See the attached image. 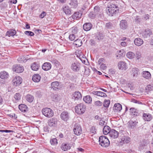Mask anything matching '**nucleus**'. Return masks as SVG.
<instances>
[{
  "mask_svg": "<svg viewBox=\"0 0 153 153\" xmlns=\"http://www.w3.org/2000/svg\"><path fill=\"white\" fill-rule=\"evenodd\" d=\"M118 10V7L117 5L111 4L106 9L107 14L109 16H112Z\"/></svg>",
  "mask_w": 153,
  "mask_h": 153,
  "instance_id": "f257e3e1",
  "label": "nucleus"
},
{
  "mask_svg": "<svg viewBox=\"0 0 153 153\" xmlns=\"http://www.w3.org/2000/svg\"><path fill=\"white\" fill-rule=\"evenodd\" d=\"M99 144L104 147H108L110 145V142L108 138L104 136H101L99 137Z\"/></svg>",
  "mask_w": 153,
  "mask_h": 153,
  "instance_id": "f03ea898",
  "label": "nucleus"
},
{
  "mask_svg": "<svg viewBox=\"0 0 153 153\" xmlns=\"http://www.w3.org/2000/svg\"><path fill=\"white\" fill-rule=\"evenodd\" d=\"M86 109L85 105L80 103L76 106L75 109L76 112L78 114H81L85 112Z\"/></svg>",
  "mask_w": 153,
  "mask_h": 153,
  "instance_id": "7ed1b4c3",
  "label": "nucleus"
},
{
  "mask_svg": "<svg viewBox=\"0 0 153 153\" xmlns=\"http://www.w3.org/2000/svg\"><path fill=\"white\" fill-rule=\"evenodd\" d=\"M42 112L43 114L48 117H51L54 115L53 111L49 108H43Z\"/></svg>",
  "mask_w": 153,
  "mask_h": 153,
  "instance_id": "20e7f679",
  "label": "nucleus"
},
{
  "mask_svg": "<svg viewBox=\"0 0 153 153\" xmlns=\"http://www.w3.org/2000/svg\"><path fill=\"white\" fill-rule=\"evenodd\" d=\"M71 69L74 72H78L81 68V64L78 62L75 61L72 62L70 67Z\"/></svg>",
  "mask_w": 153,
  "mask_h": 153,
  "instance_id": "39448f33",
  "label": "nucleus"
},
{
  "mask_svg": "<svg viewBox=\"0 0 153 153\" xmlns=\"http://www.w3.org/2000/svg\"><path fill=\"white\" fill-rule=\"evenodd\" d=\"M94 12L98 17L102 18L103 17L102 10L99 6H95L94 7Z\"/></svg>",
  "mask_w": 153,
  "mask_h": 153,
  "instance_id": "423d86ee",
  "label": "nucleus"
},
{
  "mask_svg": "<svg viewBox=\"0 0 153 153\" xmlns=\"http://www.w3.org/2000/svg\"><path fill=\"white\" fill-rule=\"evenodd\" d=\"M74 134L77 135H79L82 133V130L80 125L78 124H75L74 126Z\"/></svg>",
  "mask_w": 153,
  "mask_h": 153,
  "instance_id": "0eeeda50",
  "label": "nucleus"
},
{
  "mask_svg": "<svg viewBox=\"0 0 153 153\" xmlns=\"http://www.w3.org/2000/svg\"><path fill=\"white\" fill-rule=\"evenodd\" d=\"M70 117L69 113L66 111L62 112L60 114L61 118L64 121H67L69 119Z\"/></svg>",
  "mask_w": 153,
  "mask_h": 153,
  "instance_id": "6e6552de",
  "label": "nucleus"
},
{
  "mask_svg": "<svg viewBox=\"0 0 153 153\" xmlns=\"http://www.w3.org/2000/svg\"><path fill=\"white\" fill-rule=\"evenodd\" d=\"M58 120L55 118H53L50 119L48 122V125L51 127H55L56 126Z\"/></svg>",
  "mask_w": 153,
  "mask_h": 153,
  "instance_id": "1a4fd4ad",
  "label": "nucleus"
},
{
  "mask_svg": "<svg viewBox=\"0 0 153 153\" xmlns=\"http://www.w3.org/2000/svg\"><path fill=\"white\" fill-rule=\"evenodd\" d=\"M118 67L119 69L123 71H126L128 68L126 63L123 61H120L118 63Z\"/></svg>",
  "mask_w": 153,
  "mask_h": 153,
  "instance_id": "9d476101",
  "label": "nucleus"
},
{
  "mask_svg": "<svg viewBox=\"0 0 153 153\" xmlns=\"http://www.w3.org/2000/svg\"><path fill=\"white\" fill-rule=\"evenodd\" d=\"M24 69L23 66H21L20 65H14L13 67V70L17 73L22 72L24 71Z\"/></svg>",
  "mask_w": 153,
  "mask_h": 153,
  "instance_id": "9b49d317",
  "label": "nucleus"
},
{
  "mask_svg": "<svg viewBox=\"0 0 153 153\" xmlns=\"http://www.w3.org/2000/svg\"><path fill=\"white\" fill-rule=\"evenodd\" d=\"M21 79V78L19 76L15 77L12 80L13 85L16 86L19 85L22 82Z\"/></svg>",
  "mask_w": 153,
  "mask_h": 153,
  "instance_id": "f8f14e48",
  "label": "nucleus"
},
{
  "mask_svg": "<svg viewBox=\"0 0 153 153\" xmlns=\"http://www.w3.org/2000/svg\"><path fill=\"white\" fill-rule=\"evenodd\" d=\"M142 36L144 38H147L149 37L152 34V33L149 29H146L141 33Z\"/></svg>",
  "mask_w": 153,
  "mask_h": 153,
  "instance_id": "ddd939ff",
  "label": "nucleus"
},
{
  "mask_svg": "<svg viewBox=\"0 0 153 153\" xmlns=\"http://www.w3.org/2000/svg\"><path fill=\"white\" fill-rule=\"evenodd\" d=\"M109 135L111 138L116 139L118 137L119 133L115 130L112 129L110 130Z\"/></svg>",
  "mask_w": 153,
  "mask_h": 153,
  "instance_id": "4468645a",
  "label": "nucleus"
},
{
  "mask_svg": "<svg viewBox=\"0 0 153 153\" xmlns=\"http://www.w3.org/2000/svg\"><path fill=\"white\" fill-rule=\"evenodd\" d=\"M51 88L54 90L57 91L60 88L59 82L57 81L54 82L51 84Z\"/></svg>",
  "mask_w": 153,
  "mask_h": 153,
  "instance_id": "2eb2a0df",
  "label": "nucleus"
},
{
  "mask_svg": "<svg viewBox=\"0 0 153 153\" xmlns=\"http://www.w3.org/2000/svg\"><path fill=\"white\" fill-rule=\"evenodd\" d=\"M142 76L147 79H150L151 78V75L148 71H144L142 72Z\"/></svg>",
  "mask_w": 153,
  "mask_h": 153,
  "instance_id": "dca6fc26",
  "label": "nucleus"
},
{
  "mask_svg": "<svg viewBox=\"0 0 153 153\" xmlns=\"http://www.w3.org/2000/svg\"><path fill=\"white\" fill-rule=\"evenodd\" d=\"M51 65L50 63L48 62H45L43 64L42 66V69L45 71H47L51 69Z\"/></svg>",
  "mask_w": 153,
  "mask_h": 153,
  "instance_id": "f3484780",
  "label": "nucleus"
},
{
  "mask_svg": "<svg viewBox=\"0 0 153 153\" xmlns=\"http://www.w3.org/2000/svg\"><path fill=\"white\" fill-rule=\"evenodd\" d=\"M129 137L125 136H123L121 138L120 143H127L130 141Z\"/></svg>",
  "mask_w": 153,
  "mask_h": 153,
  "instance_id": "a211bd4d",
  "label": "nucleus"
},
{
  "mask_svg": "<svg viewBox=\"0 0 153 153\" xmlns=\"http://www.w3.org/2000/svg\"><path fill=\"white\" fill-rule=\"evenodd\" d=\"M113 109L115 112H119L122 109V105L120 103L115 104L113 108Z\"/></svg>",
  "mask_w": 153,
  "mask_h": 153,
  "instance_id": "6ab92c4d",
  "label": "nucleus"
},
{
  "mask_svg": "<svg viewBox=\"0 0 153 153\" xmlns=\"http://www.w3.org/2000/svg\"><path fill=\"white\" fill-rule=\"evenodd\" d=\"M131 73L134 77H137L140 74L139 70L138 68H133Z\"/></svg>",
  "mask_w": 153,
  "mask_h": 153,
  "instance_id": "aec40b11",
  "label": "nucleus"
},
{
  "mask_svg": "<svg viewBox=\"0 0 153 153\" xmlns=\"http://www.w3.org/2000/svg\"><path fill=\"white\" fill-rule=\"evenodd\" d=\"M82 16V13L79 12H75L72 16L71 17L74 19L78 20Z\"/></svg>",
  "mask_w": 153,
  "mask_h": 153,
  "instance_id": "412c9836",
  "label": "nucleus"
},
{
  "mask_svg": "<svg viewBox=\"0 0 153 153\" xmlns=\"http://www.w3.org/2000/svg\"><path fill=\"white\" fill-rule=\"evenodd\" d=\"M134 42L135 45H136L140 46L143 44V42L141 38H137L135 39Z\"/></svg>",
  "mask_w": 153,
  "mask_h": 153,
  "instance_id": "4be33fe9",
  "label": "nucleus"
},
{
  "mask_svg": "<svg viewBox=\"0 0 153 153\" xmlns=\"http://www.w3.org/2000/svg\"><path fill=\"white\" fill-rule=\"evenodd\" d=\"M138 122L137 120H130L128 122V125L131 128H134L137 125Z\"/></svg>",
  "mask_w": 153,
  "mask_h": 153,
  "instance_id": "5701e85b",
  "label": "nucleus"
},
{
  "mask_svg": "<svg viewBox=\"0 0 153 153\" xmlns=\"http://www.w3.org/2000/svg\"><path fill=\"white\" fill-rule=\"evenodd\" d=\"M143 118L145 121H150L152 118L151 114L149 113H144L143 115Z\"/></svg>",
  "mask_w": 153,
  "mask_h": 153,
  "instance_id": "b1692460",
  "label": "nucleus"
},
{
  "mask_svg": "<svg viewBox=\"0 0 153 153\" xmlns=\"http://www.w3.org/2000/svg\"><path fill=\"white\" fill-rule=\"evenodd\" d=\"M41 78V76L38 74H34L32 77V80L35 82H39Z\"/></svg>",
  "mask_w": 153,
  "mask_h": 153,
  "instance_id": "393cba45",
  "label": "nucleus"
},
{
  "mask_svg": "<svg viewBox=\"0 0 153 153\" xmlns=\"http://www.w3.org/2000/svg\"><path fill=\"white\" fill-rule=\"evenodd\" d=\"M71 7L76 8L78 5L77 0H71L70 2L69 3Z\"/></svg>",
  "mask_w": 153,
  "mask_h": 153,
  "instance_id": "a878e982",
  "label": "nucleus"
},
{
  "mask_svg": "<svg viewBox=\"0 0 153 153\" xmlns=\"http://www.w3.org/2000/svg\"><path fill=\"white\" fill-rule=\"evenodd\" d=\"M74 97L75 100L80 99L82 98L81 93L79 91L75 92L74 94Z\"/></svg>",
  "mask_w": 153,
  "mask_h": 153,
  "instance_id": "bb28decb",
  "label": "nucleus"
},
{
  "mask_svg": "<svg viewBox=\"0 0 153 153\" xmlns=\"http://www.w3.org/2000/svg\"><path fill=\"white\" fill-rule=\"evenodd\" d=\"M61 148L62 150L66 151L70 149L71 146L69 144L63 143L61 145Z\"/></svg>",
  "mask_w": 153,
  "mask_h": 153,
  "instance_id": "cd10ccee",
  "label": "nucleus"
},
{
  "mask_svg": "<svg viewBox=\"0 0 153 153\" xmlns=\"http://www.w3.org/2000/svg\"><path fill=\"white\" fill-rule=\"evenodd\" d=\"M8 77V74L5 71L1 72L0 73V77L2 79H7Z\"/></svg>",
  "mask_w": 153,
  "mask_h": 153,
  "instance_id": "c85d7f7f",
  "label": "nucleus"
},
{
  "mask_svg": "<svg viewBox=\"0 0 153 153\" xmlns=\"http://www.w3.org/2000/svg\"><path fill=\"white\" fill-rule=\"evenodd\" d=\"M92 27V25L90 23H86L83 26V29L85 31L90 30Z\"/></svg>",
  "mask_w": 153,
  "mask_h": 153,
  "instance_id": "c756f323",
  "label": "nucleus"
},
{
  "mask_svg": "<svg viewBox=\"0 0 153 153\" xmlns=\"http://www.w3.org/2000/svg\"><path fill=\"white\" fill-rule=\"evenodd\" d=\"M19 108L22 112H25L27 111V106L25 104H22L19 105Z\"/></svg>",
  "mask_w": 153,
  "mask_h": 153,
  "instance_id": "7c9ffc66",
  "label": "nucleus"
},
{
  "mask_svg": "<svg viewBox=\"0 0 153 153\" xmlns=\"http://www.w3.org/2000/svg\"><path fill=\"white\" fill-rule=\"evenodd\" d=\"M120 26L121 28L126 29L127 26V22L126 20H122L120 24Z\"/></svg>",
  "mask_w": 153,
  "mask_h": 153,
  "instance_id": "2f4dec72",
  "label": "nucleus"
},
{
  "mask_svg": "<svg viewBox=\"0 0 153 153\" xmlns=\"http://www.w3.org/2000/svg\"><path fill=\"white\" fill-rule=\"evenodd\" d=\"M39 67V64L36 62H35L32 64L31 66V69L33 71H37Z\"/></svg>",
  "mask_w": 153,
  "mask_h": 153,
  "instance_id": "473e14b6",
  "label": "nucleus"
},
{
  "mask_svg": "<svg viewBox=\"0 0 153 153\" xmlns=\"http://www.w3.org/2000/svg\"><path fill=\"white\" fill-rule=\"evenodd\" d=\"M110 128L108 126H105L104 127L103 131V134L105 135H106L110 133Z\"/></svg>",
  "mask_w": 153,
  "mask_h": 153,
  "instance_id": "72a5a7b5",
  "label": "nucleus"
},
{
  "mask_svg": "<svg viewBox=\"0 0 153 153\" xmlns=\"http://www.w3.org/2000/svg\"><path fill=\"white\" fill-rule=\"evenodd\" d=\"M63 11L66 14L70 15L71 13V8L68 6H65L63 8Z\"/></svg>",
  "mask_w": 153,
  "mask_h": 153,
  "instance_id": "f704fd0d",
  "label": "nucleus"
},
{
  "mask_svg": "<svg viewBox=\"0 0 153 153\" xmlns=\"http://www.w3.org/2000/svg\"><path fill=\"white\" fill-rule=\"evenodd\" d=\"M83 100L87 103H90L92 101L91 98L89 95H87L83 98Z\"/></svg>",
  "mask_w": 153,
  "mask_h": 153,
  "instance_id": "c9c22d12",
  "label": "nucleus"
},
{
  "mask_svg": "<svg viewBox=\"0 0 153 153\" xmlns=\"http://www.w3.org/2000/svg\"><path fill=\"white\" fill-rule=\"evenodd\" d=\"M114 27V24L112 22H109L105 24V27L107 29H112Z\"/></svg>",
  "mask_w": 153,
  "mask_h": 153,
  "instance_id": "e433bc0d",
  "label": "nucleus"
},
{
  "mask_svg": "<svg viewBox=\"0 0 153 153\" xmlns=\"http://www.w3.org/2000/svg\"><path fill=\"white\" fill-rule=\"evenodd\" d=\"M74 44L77 47H79L82 45V41L81 39H77L74 42Z\"/></svg>",
  "mask_w": 153,
  "mask_h": 153,
  "instance_id": "4c0bfd02",
  "label": "nucleus"
},
{
  "mask_svg": "<svg viewBox=\"0 0 153 153\" xmlns=\"http://www.w3.org/2000/svg\"><path fill=\"white\" fill-rule=\"evenodd\" d=\"M16 33V31L13 30H10L9 31H7L6 33V35L8 36H14Z\"/></svg>",
  "mask_w": 153,
  "mask_h": 153,
  "instance_id": "58836bf2",
  "label": "nucleus"
},
{
  "mask_svg": "<svg viewBox=\"0 0 153 153\" xmlns=\"http://www.w3.org/2000/svg\"><path fill=\"white\" fill-rule=\"evenodd\" d=\"M135 54L134 53L129 51L126 54L127 57L129 59H133L135 57Z\"/></svg>",
  "mask_w": 153,
  "mask_h": 153,
  "instance_id": "ea45409f",
  "label": "nucleus"
},
{
  "mask_svg": "<svg viewBox=\"0 0 153 153\" xmlns=\"http://www.w3.org/2000/svg\"><path fill=\"white\" fill-rule=\"evenodd\" d=\"M34 97L30 94L27 95L26 96V100L30 102H32L33 100Z\"/></svg>",
  "mask_w": 153,
  "mask_h": 153,
  "instance_id": "a19ab883",
  "label": "nucleus"
},
{
  "mask_svg": "<svg viewBox=\"0 0 153 153\" xmlns=\"http://www.w3.org/2000/svg\"><path fill=\"white\" fill-rule=\"evenodd\" d=\"M50 142L52 145H55L57 143V140L56 138L51 139Z\"/></svg>",
  "mask_w": 153,
  "mask_h": 153,
  "instance_id": "79ce46f5",
  "label": "nucleus"
},
{
  "mask_svg": "<svg viewBox=\"0 0 153 153\" xmlns=\"http://www.w3.org/2000/svg\"><path fill=\"white\" fill-rule=\"evenodd\" d=\"M103 38V35L102 33H99L96 36V39L98 40L102 39Z\"/></svg>",
  "mask_w": 153,
  "mask_h": 153,
  "instance_id": "37998d69",
  "label": "nucleus"
},
{
  "mask_svg": "<svg viewBox=\"0 0 153 153\" xmlns=\"http://www.w3.org/2000/svg\"><path fill=\"white\" fill-rule=\"evenodd\" d=\"M110 101L109 100H105L103 102V106L106 108L108 107L110 104Z\"/></svg>",
  "mask_w": 153,
  "mask_h": 153,
  "instance_id": "c03bdc74",
  "label": "nucleus"
},
{
  "mask_svg": "<svg viewBox=\"0 0 153 153\" xmlns=\"http://www.w3.org/2000/svg\"><path fill=\"white\" fill-rule=\"evenodd\" d=\"M136 58L138 60L140 59L141 58V54L139 51H137L136 53Z\"/></svg>",
  "mask_w": 153,
  "mask_h": 153,
  "instance_id": "a18cd8bd",
  "label": "nucleus"
},
{
  "mask_svg": "<svg viewBox=\"0 0 153 153\" xmlns=\"http://www.w3.org/2000/svg\"><path fill=\"white\" fill-rule=\"evenodd\" d=\"M25 34L27 36H32L34 35V33L30 31H26L25 32Z\"/></svg>",
  "mask_w": 153,
  "mask_h": 153,
  "instance_id": "49530a36",
  "label": "nucleus"
},
{
  "mask_svg": "<svg viewBox=\"0 0 153 153\" xmlns=\"http://www.w3.org/2000/svg\"><path fill=\"white\" fill-rule=\"evenodd\" d=\"M21 96L19 93H17L15 94L14 96V98L17 100H20Z\"/></svg>",
  "mask_w": 153,
  "mask_h": 153,
  "instance_id": "de8ad7c7",
  "label": "nucleus"
},
{
  "mask_svg": "<svg viewBox=\"0 0 153 153\" xmlns=\"http://www.w3.org/2000/svg\"><path fill=\"white\" fill-rule=\"evenodd\" d=\"M94 105L96 106H100L102 105V102L100 101H97L94 102Z\"/></svg>",
  "mask_w": 153,
  "mask_h": 153,
  "instance_id": "09e8293b",
  "label": "nucleus"
},
{
  "mask_svg": "<svg viewBox=\"0 0 153 153\" xmlns=\"http://www.w3.org/2000/svg\"><path fill=\"white\" fill-rule=\"evenodd\" d=\"M84 68L85 70V74L86 75H89L90 72V70L89 68L86 66H84Z\"/></svg>",
  "mask_w": 153,
  "mask_h": 153,
  "instance_id": "8fccbe9b",
  "label": "nucleus"
},
{
  "mask_svg": "<svg viewBox=\"0 0 153 153\" xmlns=\"http://www.w3.org/2000/svg\"><path fill=\"white\" fill-rule=\"evenodd\" d=\"M53 100L55 102H57L58 100V95L56 94H54L52 97Z\"/></svg>",
  "mask_w": 153,
  "mask_h": 153,
  "instance_id": "3c124183",
  "label": "nucleus"
},
{
  "mask_svg": "<svg viewBox=\"0 0 153 153\" xmlns=\"http://www.w3.org/2000/svg\"><path fill=\"white\" fill-rule=\"evenodd\" d=\"M89 17L91 19H94L96 16H97L95 13L93 12H91L89 14Z\"/></svg>",
  "mask_w": 153,
  "mask_h": 153,
  "instance_id": "603ef678",
  "label": "nucleus"
},
{
  "mask_svg": "<svg viewBox=\"0 0 153 153\" xmlns=\"http://www.w3.org/2000/svg\"><path fill=\"white\" fill-rule=\"evenodd\" d=\"M69 38L70 40L73 41L75 39V36L74 34H72L69 36Z\"/></svg>",
  "mask_w": 153,
  "mask_h": 153,
  "instance_id": "864d4df0",
  "label": "nucleus"
},
{
  "mask_svg": "<svg viewBox=\"0 0 153 153\" xmlns=\"http://www.w3.org/2000/svg\"><path fill=\"white\" fill-rule=\"evenodd\" d=\"M90 132L93 134H94L96 132V129L95 127L92 126L91 127L90 129Z\"/></svg>",
  "mask_w": 153,
  "mask_h": 153,
  "instance_id": "5fc2aeb1",
  "label": "nucleus"
},
{
  "mask_svg": "<svg viewBox=\"0 0 153 153\" xmlns=\"http://www.w3.org/2000/svg\"><path fill=\"white\" fill-rule=\"evenodd\" d=\"M104 59L103 58H100L98 61V63L99 65H101L105 62Z\"/></svg>",
  "mask_w": 153,
  "mask_h": 153,
  "instance_id": "6e6d98bb",
  "label": "nucleus"
},
{
  "mask_svg": "<svg viewBox=\"0 0 153 153\" xmlns=\"http://www.w3.org/2000/svg\"><path fill=\"white\" fill-rule=\"evenodd\" d=\"M77 56L79 58L81 61L82 60H82L83 59H85V60H86V58L84 56V55L82 53L81 54H79V56L78 55Z\"/></svg>",
  "mask_w": 153,
  "mask_h": 153,
  "instance_id": "4d7b16f0",
  "label": "nucleus"
},
{
  "mask_svg": "<svg viewBox=\"0 0 153 153\" xmlns=\"http://www.w3.org/2000/svg\"><path fill=\"white\" fill-rule=\"evenodd\" d=\"M140 19L138 16H136L135 18V19L134 20L135 23L137 24L139 23L140 22Z\"/></svg>",
  "mask_w": 153,
  "mask_h": 153,
  "instance_id": "13d9d810",
  "label": "nucleus"
},
{
  "mask_svg": "<svg viewBox=\"0 0 153 153\" xmlns=\"http://www.w3.org/2000/svg\"><path fill=\"white\" fill-rule=\"evenodd\" d=\"M98 96L105 97L107 96V95L105 93L103 92L99 91Z\"/></svg>",
  "mask_w": 153,
  "mask_h": 153,
  "instance_id": "bf43d9fd",
  "label": "nucleus"
},
{
  "mask_svg": "<svg viewBox=\"0 0 153 153\" xmlns=\"http://www.w3.org/2000/svg\"><path fill=\"white\" fill-rule=\"evenodd\" d=\"M13 131L10 130H0V132H6V133H11L13 132Z\"/></svg>",
  "mask_w": 153,
  "mask_h": 153,
  "instance_id": "052dcab7",
  "label": "nucleus"
},
{
  "mask_svg": "<svg viewBox=\"0 0 153 153\" xmlns=\"http://www.w3.org/2000/svg\"><path fill=\"white\" fill-rule=\"evenodd\" d=\"M100 68L101 69L104 70L106 68V66L105 64H102L100 66Z\"/></svg>",
  "mask_w": 153,
  "mask_h": 153,
  "instance_id": "680f3d73",
  "label": "nucleus"
},
{
  "mask_svg": "<svg viewBox=\"0 0 153 153\" xmlns=\"http://www.w3.org/2000/svg\"><path fill=\"white\" fill-rule=\"evenodd\" d=\"M152 87L150 85H148L146 87V90L148 91H151L152 89Z\"/></svg>",
  "mask_w": 153,
  "mask_h": 153,
  "instance_id": "e2e57ef3",
  "label": "nucleus"
},
{
  "mask_svg": "<svg viewBox=\"0 0 153 153\" xmlns=\"http://www.w3.org/2000/svg\"><path fill=\"white\" fill-rule=\"evenodd\" d=\"M149 16L148 14L145 15L143 16V19L145 20H147L149 19Z\"/></svg>",
  "mask_w": 153,
  "mask_h": 153,
  "instance_id": "0e129e2a",
  "label": "nucleus"
},
{
  "mask_svg": "<svg viewBox=\"0 0 153 153\" xmlns=\"http://www.w3.org/2000/svg\"><path fill=\"white\" fill-rule=\"evenodd\" d=\"M46 13L45 12H43L40 15L39 17L41 18H43L46 16Z\"/></svg>",
  "mask_w": 153,
  "mask_h": 153,
  "instance_id": "69168bd1",
  "label": "nucleus"
},
{
  "mask_svg": "<svg viewBox=\"0 0 153 153\" xmlns=\"http://www.w3.org/2000/svg\"><path fill=\"white\" fill-rule=\"evenodd\" d=\"M131 114L134 116H136L139 115V113L137 112V110H136L134 112V113Z\"/></svg>",
  "mask_w": 153,
  "mask_h": 153,
  "instance_id": "338daca9",
  "label": "nucleus"
},
{
  "mask_svg": "<svg viewBox=\"0 0 153 153\" xmlns=\"http://www.w3.org/2000/svg\"><path fill=\"white\" fill-rule=\"evenodd\" d=\"M72 32L74 33H76L77 31V29L76 27H73L72 28Z\"/></svg>",
  "mask_w": 153,
  "mask_h": 153,
  "instance_id": "774afa93",
  "label": "nucleus"
}]
</instances>
